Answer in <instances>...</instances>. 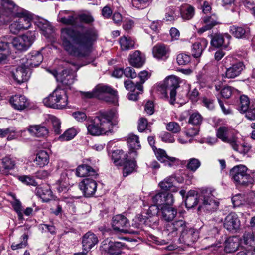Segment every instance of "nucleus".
I'll return each mask as SVG.
<instances>
[{"label": "nucleus", "mask_w": 255, "mask_h": 255, "mask_svg": "<svg viewBox=\"0 0 255 255\" xmlns=\"http://www.w3.org/2000/svg\"><path fill=\"white\" fill-rule=\"evenodd\" d=\"M97 183L92 179L85 178L79 183V187L86 197L92 196L97 189Z\"/></svg>", "instance_id": "6ab92c4d"}, {"label": "nucleus", "mask_w": 255, "mask_h": 255, "mask_svg": "<svg viewBox=\"0 0 255 255\" xmlns=\"http://www.w3.org/2000/svg\"><path fill=\"white\" fill-rule=\"evenodd\" d=\"M224 39L223 35L216 34L214 35L211 41L212 46L215 47H220L223 46Z\"/></svg>", "instance_id": "5fc2aeb1"}, {"label": "nucleus", "mask_w": 255, "mask_h": 255, "mask_svg": "<svg viewBox=\"0 0 255 255\" xmlns=\"http://www.w3.org/2000/svg\"><path fill=\"white\" fill-rule=\"evenodd\" d=\"M12 205L14 211L17 213L19 218L22 219L23 217V212L20 201L17 199H15L12 202Z\"/></svg>", "instance_id": "680f3d73"}, {"label": "nucleus", "mask_w": 255, "mask_h": 255, "mask_svg": "<svg viewBox=\"0 0 255 255\" xmlns=\"http://www.w3.org/2000/svg\"><path fill=\"white\" fill-rule=\"evenodd\" d=\"M22 240L19 243H13L11 245L12 250H15L25 247L27 244V236L24 234L22 236Z\"/></svg>", "instance_id": "e2e57ef3"}, {"label": "nucleus", "mask_w": 255, "mask_h": 255, "mask_svg": "<svg viewBox=\"0 0 255 255\" xmlns=\"http://www.w3.org/2000/svg\"><path fill=\"white\" fill-rule=\"evenodd\" d=\"M179 17V13L175 6H169L166 8L164 19L167 21H173Z\"/></svg>", "instance_id": "49530a36"}, {"label": "nucleus", "mask_w": 255, "mask_h": 255, "mask_svg": "<svg viewBox=\"0 0 255 255\" xmlns=\"http://www.w3.org/2000/svg\"><path fill=\"white\" fill-rule=\"evenodd\" d=\"M77 130L74 128H70L67 129L64 133L59 136V140L63 141H68L73 139L77 134Z\"/></svg>", "instance_id": "de8ad7c7"}, {"label": "nucleus", "mask_w": 255, "mask_h": 255, "mask_svg": "<svg viewBox=\"0 0 255 255\" xmlns=\"http://www.w3.org/2000/svg\"><path fill=\"white\" fill-rule=\"evenodd\" d=\"M138 77L140 78V81L136 82V88L139 91H143V84L149 77L148 73L146 71H143L139 73Z\"/></svg>", "instance_id": "603ef678"}, {"label": "nucleus", "mask_w": 255, "mask_h": 255, "mask_svg": "<svg viewBox=\"0 0 255 255\" xmlns=\"http://www.w3.org/2000/svg\"><path fill=\"white\" fill-rule=\"evenodd\" d=\"M203 118L201 114L195 112L190 115L189 119V123L193 125L198 126L200 125L202 122Z\"/></svg>", "instance_id": "864d4df0"}, {"label": "nucleus", "mask_w": 255, "mask_h": 255, "mask_svg": "<svg viewBox=\"0 0 255 255\" xmlns=\"http://www.w3.org/2000/svg\"><path fill=\"white\" fill-rule=\"evenodd\" d=\"M185 202L187 208H192L199 204L198 211L204 212L213 211L219 206V202L210 190H203L198 197L186 196Z\"/></svg>", "instance_id": "20e7f679"}, {"label": "nucleus", "mask_w": 255, "mask_h": 255, "mask_svg": "<svg viewBox=\"0 0 255 255\" xmlns=\"http://www.w3.org/2000/svg\"><path fill=\"white\" fill-rule=\"evenodd\" d=\"M152 199L154 204L160 208L165 205H172L174 201L172 194L164 192H159L152 197Z\"/></svg>", "instance_id": "a211bd4d"}, {"label": "nucleus", "mask_w": 255, "mask_h": 255, "mask_svg": "<svg viewBox=\"0 0 255 255\" xmlns=\"http://www.w3.org/2000/svg\"><path fill=\"white\" fill-rule=\"evenodd\" d=\"M201 22L203 24V26L197 30V32L199 34H201L211 29L213 27L219 23L218 22V18L215 14H212L211 16H205L202 17Z\"/></svg>", "instance_id": "412c9836"}, {"label": "nucleus", "mask_w": 255, "mask_h": 255, "mask_svg": "<svg viewBox=\"0 0 255 255\" xmlns=\"http://www.w3.org/2000/svg\"><path fill=\"white\" fill-rule=\"evenodd\" d=\"M246 117L247 119L250 120H254L255 119V102L252 103L250 106V107L245 111Z\"/></svg>", "instance_id": "338daca9"}, {"label": "nucleus", "mask_w": 255, "mask_h": 255, "mask_svg": "<svg viewBox=\"0 0 255 255\" xmlns=\"http://www.w3.org/2000/svg\"><path fill=\"white\" fill-rule=\"evenodd\" d=\"M240 246V239L236 236L230 237L224 242V251L226 253L236 252Z\"/></svg>", "instance_id": "c85d7f7f"}, {"label": "nucleus", "mask_w": 255, "mask_h": 255, "mask_svg": "<svg viewBox=\"0 0 255 255\" xmlns=\"http://www.w3.org/2000/svg\"><path fill=\"white\" fill-rule=\"evenodd\" d=\"M240 225V221L237 215L235 213H231L226 217L224 226L227 230H236L239 228Z\"/></svg>", "instance_id": "bb28decb"}, {"label": "nucleus", "mask_w": 255, "mask_h": 255, "mask_svg": "<svg viewBox=\"0 0 255 255\" xmlns=\"http://www.w3.org/2000/svg\"><path fill=\"white\" fill-rule=\"evenodd\" d=\"M238 132L226 127H221L217 131L216 135L222 141L229 143L236 151L241 153L242 146L237 137Z\"/></svg>", "instance_id": "6e6552de"}, {"label": "nucleus", "mask_w": 255, "mask_h": 255, "mask_svg": "<svg viewBox=\"0 0 255 255\" xmlns=\"http://www.w3.org/2000/svg\"><path fill=\"white\" fill-rule=\"evenodd\" d=\"M201 166V162L197 158H192L187 161L186 167L189 170L194 172Z\"/></svg>", "instance_id": "3c124183"}, {"label": "nucleus", "mask_w": 255, "mask_h": 255, "mask_svg": "<svg viewBox=\"0 0 255 255\" xmlns=\"http://www.w3.org/2000/svg\"><path fill=\"white\" fill-rule=\"evenodd\" d=\"M76 174L77 176L81 177L97 175L96 171L86 164H82L78 166L76 170Z\"/></svg>", "instance_id": "c9c22d12"}, {"label": "nucleus", "mask_w": 255, "mask_h": 255, "mask_svg": "<svg viewBox=\"0 0 255 255\" xmlns=\"http://www.w3.org/2000/svg\"><path fill=\"white\" fill-rule=\"evenodd\" d=\"M18 179L21 182L27 185H32L33 186H36L37 185V183L36 182L35 179L32 177H31L30 176H20L18 177Z\"/></svg>", "instance_id": "4d7b16f0"}, {"label": "nucleus", "mask_w": 255, "mask_h": 255, "mask_svg": "<svg viewBox=\"0 0 255 255\" xmlns=\"http://www.w3.org/2000/svg\"><path fill=\"white\" fill-rule=\"evenodd\" d=\"M172 205H165L162 206L160 210L162 214V218L167 222L172 221L176 216L177 210L172 206Z\"/></svg>", "instance_id": "7c9ffc66"}, {"label": "nucleus", "mask_w": 255, "mask_h": 255, "mask_svg": "<svg viewBox=\"0 0 255 255\" xmlns=\"http://www.w3.org/2000/svg\"><path fill=\"white\" fill-rule=\"evenodd\" d=\"M79 68L75 64H72L69 68V69H65L62 73H58L57 71H53L51 72L55 77L57 78L62 84L67 86H70L72 84L75 79V72L78 70Z\"/></svg>", "instance_id": "9b49d317"}, {"label": "nucleus", "mask_w": 255, "mask_h": 255, "mask_svg": "<svg viewBox=\"0 0 255 255\" xmlns=\"http://www.w3.org/2000/svg\"><path fill=\"white\" fill-rule=\"evenodd\" d=\"M152 0H132V4L133 6L137 8H143L148 4Z\"/></svg>", "instance_id": "774afa93"}, {"label": "nucleus", "mask_w": 255, "mask_h": 255, "mask_svg": "<svg viewBox=\"0 0 255 255\" xmlns=\"http://www.w3.org/2000/svg\"><path fill=\"white\" fill-rule=\"evenodd\" d=\"M182 18L185 20L191 19L195 15V8L189 4H182L180 8Z\"/></svg>", "instance_id": "e433bc0d"}, {"label": "nucleus", "mask_w": 255, "mask_h": 255, "mask_svg": "<svg viewBox=\"0 0 255 255\" xmlns=\"http://www.w3.org/2000/svg\"><path fill=\"white\" fill-rule=\"evenodd\" d=\"M76 20L77 18L75 17L74 12L72 11H60L58 15V21L63 24L75 25Z\"/></svg>", "instance_id": "393cba45"}, {"label": "nucleus", "mask_w": 255, "mask_h": 255, "mask_svg": "<svg viewBox=\"0 0 255 255\" xmlns=\"http://www.w3.org/2000/svg\"><path fill=\"white\" fill-rule=\"evenodd\" d=\"M244 243L246 245L251 244L254 240V235L252 230L246 231L243 236Z\"/></svg>", "instance_id": "69168bd1"}, {"label": "nucleus", "mask_w": 255, "mask_h": 255, "mask_svg": "<svg viewBox=\"0 0 255 255\" xmlns=\"http://www.w3.org/2000/svg\"><path fill=\"white\" fill-rule=\"evenodd\" d=\"M36 195L38 196L43 202H47L52 198V191L47 188H38L36 190Z\"/></svg>", "instance_id": "a18cd8bd"}, {"label": "nucleus", "mask_w": 255, "mask_h": 255, "mask_svg": "<svg viewBox=\"0 0 255 255\" xmlns=\"http://www.w3.org/2000/svg\"><path fill=\"white\" fill-rule=\"evenodd\" d=\"M230 175L237 185L248 186L254 182L253 178L248 173L247 168L243 165L233 167L230 170Z\"/></svg>", "instance_id": "1a4fd4ad"}, {"label": "nucleus", "mask_w": 255, "mask_h": 255, "mask_svg": "<svg viewBox=\"0 0 255 255\" xmlns=\"http://www.w3.org/2000/svg\"><path fill=\"white\" fill-rule=\"evenodd\" d=\"M130 226L129 220L124 215L118 214L114 216L112 219V226L115 231L124 233L136 234V231L128 229Z\"/></svg>", "instance_id": "4468645a"}, {"label": "nucleus", "mask_w": 255, "mask_h": 255, "mask_svg": "<svg viewBox=\"0 0 255 255\" xmlns=\"http://www.w3.org/2000/svg\"><path fill=\"white\" fill-rule=\"evenodd\" d=\"M166 129L173 133H179L181 130V127L179 124L175 122H171L166 125Z\"/></svg>", "instance_id": "bf43d9fd"}, {"label": "nucleus", "mask_w": 255, "mask_h": 255, "mask_svg": "<svg viewBox=\"0 0 255 255\" xmlns=\"http://www.w3.org/2000/svg\"><path fill=\"white\" fill-rule=\"evenodd\" d=\"M127 143L130 150L133 152L140 148L141 146L138 136L130 134L127 139Z\"/></svg>", "instance_id": "a19ab883"}, {"label": "nucleus", "mask_w": 255, "mask_h": 255, "mask_svg": "<svg viewBox=\"0 0 255 255\" xmlns=\"http://www.w3.org/2000/svg\"><path fill=\"white\" fill-rule=\"evenodd\" d=\"M128 154L122 150H116L112 152L111 158L116 166H123V176L126 177L132 173L136 167L134 159H128Z\"/></svg>", "instance_id": "423d86ee"}, {"label": "nucleus", "mask_w": 255, "mask_h": 255, "mask_svg": "<svg viewBox=\"0 0 255 255\" xmlns=\"http://www.w3.org/2000/svg\"><path fill=\"white\" fill-rule=\"evenodd\" d=\"M9 102L13 109L19 111L28 108L30 105L28 99L23 95L12 96L9 98Z\"/></svg>", "instance_id": "dca6fc26"}, {"label": "nucleus", "mask_w": 255, "mask_h": 255, "mask_svg": "<svg viewBox=\"0 0 255 255\" xmlns=\"http://www.w3.org/2000/svg\"><path fill=\"white\" fill-rule=\"evenodd\" d=\"M79 20L86 24H90L94 21V19L89 13H83L78 16Z\"/></svg>", "instance_id": "0e129e2a"}, {"label": "nucleus", "mask_w": 255, "mask_h": 255, "mask_svg": "<svg viewBox=\"0 0 255 255\" xmlns=\"http://www.w3.org/2000/svg\"><path fill=\"white\" fill-rule=\"evenodd\" d=\"M98 242L97 237L94 233L88 232L83 237L82 246L83 250L88 252Z\"/></svg>", "instance_id": "cd10ccee"}, {"label": "nucleus", "mask_w": 255, "mask_h": 255, "mask_svg": "<svg viewBox=\"0 0 255 255\" xmlns=\"http://www.w3.org/2000/svg\"><path fill=\"white\" fill-rule=\"evenodd\" d=\"M49 121L52 125L53 129L56 134L61 133V122L58 118L54 116L50 115L49 117Z\"/></svg>", "instance_id": "8fccbe9b"}, {"label": "nucleus", "mask_w": 255, "mask_h": 255, "mask_svg": "<svg viewBox=\"0 0 255 255\" xmlns=\"http://www.w3.org/2000/svg\"><path fill=\"white\" fill-rule=\"evenodd\" d=\"M68 96L64 89L56 88L48 97L43 100V104L48 107L62 109L68 105Z\"/></svg>", "instance_id": "0eeeda50"}, {"label": "nucleus", "mask_w": 255, "mask_h": 255, "mask_svg": "<svg viewBox=\"0 0 255 255\" xmlns=\"http://www.w3.org/2000/svg\"><path fill=\"white\" fill-rule=\"evenodd\" d=\"M119 44L122 50H128L134 47L135 42L130 37L124 36L120 38Z\"/></svg>", "instance_id": "37998d69"}, {"label": "nucleus", "mask_w": 255, "mask_h": 255, "mask_svg": "<svg viewBox=\"0 0 255 255\" xmlns=\"http://www.w3.org/2000/svg\"><path fill=\"white\" fill-rule=\"evenodd\" d=\"M34 23L46 37H48L49 35L53 32V28L47 20L41 17H37L34 19Z\"/></svg>", "instance_id": "a878e982"}, {"label": "nucleus", "mask_w": 255, "mask_h": 255, "mask_svg": "<svg viewBox=\"0 0 255 255\" xmlns=\"http://www.w3.org/2000/svg\"><path fill=\"white\" fill-rule=\"evenodd\" d=\"M244 68L245 66L242 62H236L226 69L225 77L227 78H234L241 73Z\"/></svg>", "instance_id": "2f4dec72"}, {"label": "nucleus", "mask_w": 255, "mask_h": 255, "mask_svg": "<svg viewBox=\"0 0 255 255\" xmlns=\"http://www.w3.org/2000/svg\"><path fill=\"white\" fill-rule=\"evenodd\" d=\"M43 60V56L39 51H33L27 54L25 57V61L23 59L25 67L28 68L38 66Z\"/></svg>", "instance_id": "aec40b11"}, {"label": "nucleus", "mask_w": 255, "mask_h": 255, "mask_svg": "<svg viewBox=\"0 0 255 255\" xmlns=\"http://www.w3.org/2000/svg\"><path fill=\"white\" fill-rule=\"evenodd\" d=\"M2 167L4 170L9 171L14 168L16 162L14 159L10 155H6L0 160Z\"/></svg>", "instance_id": "c03bdc74"}, {"label": "nucleus", "mask_w": 255, "mask_h": 255, "mask_svg": "<svg viewBox=\"0 0 255 255\" xmlns=\"http://www.w3.org/2000/svg\"><path fill=\"white\" fill-rule=\"evenodd\" d=\"M160 208L153 204L149 206L146 212H143L142 214L137 215V218L142 223L150 226L157 225L158 223V217L157 216Z\"/></svg>", "instance_id": "ddd939ff"}, {"label": "nucleus", "mask_w": 255, "mask_h": 255, "mask_svg": "<svg viewBox=\"0 0 255 255\" xmlns=\"http://www.w3.org/2000/svg\"><path fill=\"white\" fill-rule=\"evenodd\" d=\"M34 40V33L27 32L22 36L14 38L11 43L15 49L19 51H25L31 46Z\"/></svg>", "instance_id": "f8f14e48"}, {"label": "nucleus", "mask_w": 255, "mask_h": 255, "mask_svg": "<svg viewBox=\"0 0 255 255\" xmlns=\"http://www.w3.org/2000/svg\"><path fill=\"white\" fill-rule=\"evenodd\" d=\"M98 37V31L94 27L82 31H76L70 27L61 30V39L64 49L69 54L77 57L88 56Z\"/></svg>", "instance_id": "f257e3e1"}, {"label": "nucleus", "mask_w": 255, "mask_h": 255, "mask_svg": "<svg viewBox=\"0 0 255 255\" xmlns=\"http://www.w3.org/2000/svg\"><path fill=\"white\" fill-rule=\"evenodd\" d=\"M207 45L208 41L205 39L202 38L197 40L192 45L191 50L192 55L195 58L200 57Z\"/></svg>", "instance_id": "473e14b6"}, {"label": "nucleus", "mask_w": 255, "mask_h": 255, "mask_svg": "<svg viewBox=\"0 0 255 255\" xmlns=\"http://www.w3.org/2000/svg\"><path fill=\"white\" fill-rule=\"evenodd\" d=\"M169 47L162 43H158L152 48L153 57L158 60L167 59L169 57Z\"/></svg>", "instance_id": "b1692460"}, {"label": "nucleus", "mask_w": 255, "mask_h": 255, "mask_svg": "<svg viewBox=\"0 0 255 255\" xmlns=\"http://www.w3.org/2000/svg\"><path fill=\"white\" fill-rule=\"evenodd\" d=\"M117 119V112L115 110L101 113L87 125L88 132L94 136L108 135L114 132V127L118 123Z\"/></svg>", "instance_id": "7ed1b4c3"}, {"label": "nucleus", "mask_w": 255, "mask_h": 255, "mask_svg": "<svg viewBox=\"0 0 255 255\" xmlns=\"http://www.w3.org/2000/svg\"><path fill=\"white\" fill-rule=\"evenodd\" d=\"M9 43L6 42L0 41V63L5 60L6 58V54L4 52L8 49Z\"/></svg>", "instance_id": "13d9d810"}, {"label": "nucleus", "mask_w": 255, "mask_h": 255, "mask_svg": "<svg viewBox=\"0 0 255 255\" xmlns=\"http://www.w3.org/2000/svg\"><path fill=\"white\" fill-rule=\"evenodd\" d=\"M199 238V233L194 229L187 228L180 236V240L187 246H191Z\"/></svg>", "instance_id": "4be33fe9"}, {"label": "nucleus", "mask_w": 255, "mask_h": 255, "mask_svg": "<svg viewBox=\"0 0 255 255\" xmlns=\"http://www.w3.org/2000/svg\"><path fill=\"white\" fill-rule=\"evenodd\" d=\"M84 98H97L107 102L117 104L118 100L117 91L108 85H98L91 92H81Z\"/></svg>", "instance_id": "39448f33"}, {"label": "nucleus", "mask_w": 255, "mask_h": 255, "mask_svg": "<svg viewBox=\"0 0 255 255\" xmlns=\"http://www.w3.org/2000/svg\"><path fill=\"white\" fill-rule=\"evenodd\" d=\"M240 101L238 109L241 112L245 113L251 105L249 99L245 95H242L240 96Z\"/></svg>", "instance_id": "09e8293b"}, {"label": "nucleus", "mask_w": 255, "mask_h": 255, "mask_svg": "<svg viewBox=\"0 0 255 255\" xmlns=\"http://www.w3.org/2000/svg\"><path fill=\"white\" fill-rule=\"evenodd\" d=\"M129 62L134 67H140L144 62V59L140 51H136L130 55Z\"/></svg>", "instance_id": "79ce46f5"}, {"label": "nucleus", "mask_w": 255, "mask_h": 255, "mask_svg": "<svg viewBox=\"0 0 255 255\" xmlns=\"http://www.w3.org/2000/svg\"><path fill=\"white\" fill-rule=\"evenodd\" d=\"M34 161L40 167H43L47 165L49 161V157L48 153L44 150L39 151L36 154Z\"/></svg>", "instance_id": "ea45409f"}, {"label": "nucleus", "mask_w": 255, "mask_h": 255, "mask_svg": "<svg viewBox=\"0 0 255 255\" xmlns=\"http://www.w3.org/2000/svg\"><path fill=\"white\" fill-rule=\"evenodd\" d=\"M190 87V86L189 84H186L184 86V89L183 90L180 91L178 89V93L175 96V101L173 105L176 103L180 105H182L188 101V93Z\"/></svg>", "instance_id": "f704fd0d"}, {"label": "nucleus", "mask_w": 255, "mask_h": 255, "mask_svg": "<svg viewBox=\"0 0 255 255\" xmlns=\"http://www.w3.org/2000/svg\"><path fill=\"white\" fill-rule=\"evenodd\" d=\"M190 61V57L189 55L181 53L177 56V62L179 65H185L187 64Z\"/></svg>", "instance_id": "052dcab7"}, {"label": "nucleus", "mask_w": 255, "mask_h": 255, "mask_svg": "<svg viewBox=\"0 0 255 255\" xmlns=\"http://www.w3.org/2000/svg\"><path fill=\"white\" fill-rule=\"evenodd\" d=\"M28 67H25L22 63L21 66H18L12 72V77L18 84H20L29 79L30 74L28 73Z\"/></svg>", "instance_id": "5701e85b"}, {"label": "nucleus", "mask_w": 255, "mask_h": 255, "mask_svg": "<svg viewBox=\"0 0 255 255\" xmlns=\"http://www.w3.org/2000/svg\"><path fill=\"white\" fill-rule=\"evenodd\" d=\"M155 155L157 159L161 162L164 163L165 165L171 166L176 160V158L168 156L166 152L162 149L157 150Z\"/></svg>", "instance_id": "58836bf2"}, {"label": "nucleus", "mask_w": 255, "mask_h": 255, "mask_svg": "<svg viewBox=\"0 0 255 255\" xmlns=\"http://www.w3.org/2000/svg\"><path fill=\"white\" fill-rule=\"evenodd\" d=\"M0 26L6 25L10 21L11 33L17 34L29 29L31 26L33 15L29 11L18 7L11 0H0Z\"/></svg>", "instance_id": "f03ea898"}, {"label": "nucleus", "mask_w": 255, "mask_h": 255, "mask_svg": "<svg viewBox=\"0 0 255 255\" xmlns=\"http://www.w3.org/2000/svg\"><path fill=\"white\" fill-rule=\"evenodd\" d=\"M194 178V175L192 173H188L184 174L183 176L181 178L177 177L176 180L180 183L185 182L188 185H191L192 183V181Z\"/></svg>", "instance_id": "6e6d98bb"}, {"label": "nucleus", "mask_w": 255, "mask_h": 255, "mask_svg": "<svg viewBox=\"0 0 255 255\" xmlns=\"http://www.w3.org/2000/svg\"><path fill=\"white\" fill-rule=\"evenodd\" d=\"M230 33L237 38H246L250 33L248 27H239L233 25L230 27Z\"/></svg>", "instance_id": "4c0bfd02"}, {"label": "nucleus", "mask_w": 255, "mask_h": 255, "mask_svg": "<svg viewBox=\"0 0 255 255\" xmlns=\"http://www.w3.org/2000/svg\"><path fill=\"white\" fill-rule=\"evenodd\" d=\"M179 83L178 78L175 76L171 75L165 79L164 83L160 87L161 89V90L163 91L162 97H167L168 92H170L169 102L171 104H173L175 101L176 90L179 89Z\"/></svg>", "instance_id": "9d476101"}, {"label": "nucleus", "mask_w": 255, "mask_h": 255, "mask_svg": "<svg viewBox=\"0 0 255 255\" xmlns=\"http://www.w3.org/2000/svg\"><path fill=\"white\" fill-rule=\"evenodd\" d=\"M123 244L120 242H113L108 238L101 243V250L110 255H120L121 254Z\"/></svg>", "instance_id": "2eb2a0df"}, {"label": "nucleus", "mask_w": 255, "mask_h": 255, "mask_svg": "<svg viewBox=\"0 0 255 255\" xmlns=\"http://www.w3.org/2000/svg\"><path fill=\"white\" fill-rule=\"evenodd\" d=\"M176 177L172 175L165 178L163 180L159 183V186L163 191H171L173 192H176L178 188L174 186L173 182L176 180Z\"/></svg>", "instance_id": "72a5a7b5"}, {"label": "nucleus", "mask_w": 255, "mask_h": 255, "mask_svg": "<svg viewBox=\"0 0 255 255\" xmlns=\"http://www.w3.org/2000/svg\"><path fill=\"white\" fill-rule=\"evenodd\" d=\"M166 228L168 235L171 237L176 236L178 234L181 235L187 228L186 222L181 219L168 223Z\"/></svg>", "instance_id": "f3484780"}, {"label": "nucleus", "mask_w": 255, "mask_h": 255, "mask_svg": "<svg viewBox=\"0 0 255 255\" xmlns=\"http://www.w3.org/2000/svg\"><path fill=\"white\" fill-rule=\"evenodd\" d=\"M27 129L32 136L37 137H44L48 133V129L41 125H30Z\"/></svg>", "instance_id": "c756f323"}]
</instances>
